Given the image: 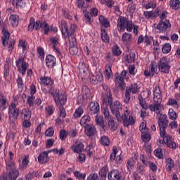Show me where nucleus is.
<instances>
[{
  "mask_svg": "<svg viewBox=\"0 0 180 180\" xmlns=\"http://www.w3.org/2000/svg\"><path fill=\"white\" fill-rule=\"evenodd\" d=\"M129 74L127 70H122L121 74L115 73V82L118 84V88L121 91H124L126 89V83L124 82V78Z\"/></svg>",
  "mask_w": 180,
  "mask_h": 180,
  "instance_id": "obj_6",
  "label": "nucleus"
},
{
  "mask_svg": "<svg viewBox=\"0 0 180 180\" xmlns=\"http://www.w3.org/2000/svg\"><path fill=\"white\" fill-rule=\"evenodd\" d=\"M101 36L103 41H104V43H109V35L108 34V32H106V30L101 28Z\"/></svg>",
  "mask_w": 180,
  "mask_h": 180,
  "instance_id": "obj_34",
  "label": "nucleus"
},
{
  "mask_svg": "<svg viewBox=\"0 0 180 180\" xmlns=\"http://www.w3.org/2000/svg\"><path fill=\"white\" fill-rule=\"evenodd\" d=\"M139 129L141 133H148V128H147V124L143 122L140 126Z\"/></svg>",
  "mask_w": 180,
  "mask_h": 180,
  "instance_id": "obj_57",
  "label": "nucleus"
},
{
  "mask_svg": "<svg viewBox=\"0 0 180 180\" xmlns=\"http://www.w3.org/2000/svg\"><path fill=\"white\" fill-rule=\"evenodd\" d=\"M67 136H68V132L65 131V129H62L59 132V137L60 140H65L67 139Z\"/></svg>",
  "mask_w": 180,
  "mask_h": 180,
  "instance_id": "obj_62",
  "label": "nucleus"
},
{
  "mask_svg": "<svg viewBox=\"0 0 180 180\" xmlns=\"http://www.w3.org/2000/svg\"><path fill=\"white\" fill-rule=\"evenodd\" d=\"M91 122V117L88 115L83 116L80 120L81 126H86Z\"/></svg>",
  "mask_w": 180,
  "mask_h": 180,
  "instance_id": "obj_37",
  "label": "nucleus"
},
{
  "mask_svg": "<svg viewBox=\"0 0 180 180\" xmlns=\"http://www.w3.org/2000/svg\"><path fill=\"white\" fill-rule=\"evenodd\" d=\"M168 115L169 119H170V120H176V118L178 117L176 112H175L173 108L169 109Z\"/></svg>",
  "mask_w": 180,
  "mask_h": 180,
  "instance_id": "obj_38",
  "label": "nucleus"
},
{
  "mask_svg": "<svg viewBox=\"0 0 180 180\" xmlns=\"http://www.w3.org/2000/svg\"><path fill=\"white\" fill-rule=\"evenodd\" d=\"M51 43L53 44V49L55 53L57 54L58 57L60 58H63V53L60 51V49L57 48V46L60 44V39L57 37H53L50 39Z\"/></svg>",
  "mask_w": 180,
  "mask_h": 180,
  "instance_id": "obj_11",
  "label": "nucleus"
},
{
  "mask_svg": "<svg viewBox=\"0 0 180 180\" xmlns=\"http://www.w3.org/2000/svg\"><path fill=\"white\" fill-rule=\"evenodd\" d=\"M158 69L163 74H169L171 66L168 64L166 58H162L158 63Z\"/></svg>",
  "mask_w": 180,
  "mask_h": 180,
  "instance_id": "obj_7",
  "label": "nucleus"
},
{
  "mask_svg": "<svg viewBox=\"0 0 180 180\" xmlns=\"http://www.w3.org/2000/svg\"><path fill=\"white\" fill-rule=\"evenodd\" d=\"M17 84H18V91L20 92H22V91H23V79L19 77L17 79Z\"/></svg>",
  "mask_w": 180,
  "mask_h": 180,
  "instance_id": "obj_58",
  "label": "nucleus"
},
{
  "mask_svg": "<svg viewBox=\"0 0 180 180\" xmlns=\"http://www.w3.org/2000/svg\"><path fill=\"white\" fill-rule=\"evenodd\" d=\"M138 99L139 101V105L141 106V108L145 110H147V109H148V105H147V102H146V101L143 98V96H141V94L138 96Z\"/></svg>",
  "mask_w": 180,
  "mask_h": 180,
  "instance_id": "obj_35",
  "label": "nucleus"
},
{
  "mask_svg": "<svg viewBox=\"0 0 180 180\" xmlns=\"http://www.w3.org/2000/svg\"><path fill=\"white\" fill-rule=\"evenodd\" d=\"M108 126L110 130H112L113 131H115V130H117V124L115 123V120H113V118H110L109 120Z\"/></svg>",
  "mask_w": 180,
  "mask_h": 180,
  "instance_id": "obj_39",
  "label": "nucleus"
},
{
  "mask_svg": "<svg viewBox=\"0 0 180 180\" xmlns=\"http://www.w3.org/2000/svg\"><path fill=\"white\" fill-rule=\"evenodd\" d=\"M49 94L53 98V101L56 106H59L60 116L64 119L67 116V112H65V108H64V105L67 103V96L63 93H60L58 89H56L54 86H51L49 89Z\"/></svg>",
  "mask_w": 180,
  "mask_h": 180,
  "instance_id": "obj_3",
  "label": "nucleus"
},
{
  "mask_svg": "<svg viewBox=\"0 0 180 180\" xmlns=\"http://www.w3.org/2000/svg\"><path fill=\"white\" fill-rule=\"evenodd\" d=\"M143 7L145 8V9H151V8L154 9L157 8V4H155L154 1H149L148 4H143Z\"/></svg>",
  "mask_w": 180,
  "mask_h": 180,
  "instance_id": "obj_56",
  "label": "nucleus"
},
{
  "mask_svg": "<svg viewBox=\"0 0 180 180\" xmlns=\"http://www.w3.org/2000/svg\"><path fill=\"white\" fill-rule=\"evenodd\" d=\"M34 99H35L34 96H27V103H28L30 107L34 106Z\"/></svg>",
  "mask_w": 180,
  "mask_h": 180,
  "instance_id": "obj_61",
  "label": "nucleus"
},
{
  "mask_svg": "<svg viewBox=\"0 0 180 180\" xmlns=\"http://www.w3.org/2000/svg\"><path fill=\"white\" fill-rule=\"evenodd\" d=\"M100 143L104 147H108L110 144V139L108 136H103L100 139Z\"/></svg>",
  "mask_w": 180,
  "mask_h": 180,
  "instance_id": "obj_30",
  "label": "nucleus"
},
{
  "mask_svg": "<svg viewBox=\"0 0 180 180\" xmlns=\"http://www.w3.org/2000/svg\"><path fill=\"white\" fill-rule=\"evenodd\" d=\"M171 22L168 20H160L158 24L157 25L156 29L160 32H167V29H170Z\"/></svg>",
  "mask_w": 180,
  "mask_h": 180,
  "instance_id": "obj_13",
  "label": "nucleus"
},
{
  "mask_svg": "<svg viewBox=\"0 0 180 180\" xmlns=\"http://www.w3.org/2000/svg\"><path fill=\"white\" fill-rule=\"evenodd\" d=\"M45 110L48 116H51L53 113H54L56 108L53 105H47L45 108Z\"/></svg>",
  "mask_w": 180,
  "mask_h": 180,
  "instance_id": "obj_42",
  "label": "nucleus"
},
{
  "mask_svg": "<svg viewBox=\"0 0 180 180\" xmlns=\"http://www.w3.org/2000/svg\"><path fill=\"white\" fill-rule=\"evenodd\" d=\"M154 154L157 158L159 160H162L164 158V155L162 154V149L161 148H158L154 150Z\"/></svg>",
  "mask_w": 180,
  "mask_h": 180,
  "instance_id": "obj_40",
  "label": "nucleus"
},
{
  "mask_svg": "<svg viewBox=\"0 0 180 180\" xmlns=\"http://www.w3.org/2000/svg\"><path fill=\"white\" fill-rule=\"evenodd\" d=\"M108 180H122V173L117 169H112L108 174Z\"/></svg>",
  "mask_w": 180,
  "mask_h": 180,
  "instance_id": "obj_17",
  "label": "nucleus"
},
{
  "mask_svg": "<svg viewBox=\"0 0 180 180\" xmlns=\"http://www.w3.org/2000/svg\"><path fill=\"white\" fill-rule=\"evenodd\" d=\"M117 154V148H116V146H114L113 149H112V152L110 155V162H113V161H115V160H116Z\"/></svg>",
  "mask_w": 180,
  "mask_h": 180,
  "instance_id": "obj_49",
  "label": "nucleus"
},
{
  "mask_svg": "<svg viewBox=\"0 0 180 180\" xmlns=\"http://www.w3.org/2000/svg\"><path fill=\"white\" fill-rule=\"evenodd\" d=\"M167 105L169 106H174V108H179V105L178 104V101L173 98H169V101L167 102Z\"/></svg>",
  "mask_w": 180,
  "mask_h": 180,
  "instance_id": "obj_55",
  "label": "nucleus"
},
{
  "mask_svg": "<svg viewBox=\"0 0 180 180\" xmlns=\"http://www.w3.org/2000/svg\"><path fill=\"white\" fill-rule=\"evenodd\" d=\"M6 168L8 171H10L8 173V178L11 180H16V178L19 176V172L16 170V167H15V163L8 164Z\"/></svg>",
  "mask_w": 180,
  "mask_h": 180,
  "instance_id": "obj_10",
  "label": "nucleus"
},
{
  "mask_svg": "<svg viewBox=\"0 0 180 180\" xmlns=\"http://www.w3.org/2000/svg\"><path fill=\"white\" fill-rule=\"evenodd\" d=\"M60 25L62 34L65 37V39H67L71 33V29L70 28V30H68V25H67V22L65 21H62Z\"/></svg>",
  "mask_w": 180,
  "mask_h": 180,
  "instance_id": "obj_21",
  "label": "nucleus"
},
{
  "mask_svg": "<svg viewBox=\"0 0 180 180\" xmlns=\"http://www.w3.org/2000/svg\"><path fill=\"white\" fill-rule=\"evenodd\" d=\"M40 81L46 86H53L54 85V80L48 76H44L40 77Z\"/></svg>",
  "mask_w": 180,
  "mask_h": 180,
  "instance_id": "obj_23",
  "label": "nucleus"
},
{
  "mask_svg": "<svg viewBox=\"0 0 180 180\" xmlns=\"http://www.w3.org/2000/svg\"><path fill=\"white\" fill-rule=\"evenodd\" d=\"M2 33L4 34V37H2L1 40H2V44L4 47H6V46H8V41L11 40V38L9 39V37H11V34H9L8 32L5 30V28L4 27L2 30Z\"/></svg>",
  "mask_w": 180,
  "mask_h": 180,
  "instance_id": "obj_25",
  "label": "nucleus"
},
{
  "mask_svg": "<svg viewBox=\"0 0 180 180\" xmlns=\"http://www.w3.org/2000/svg\"><path fill=\"white\" fill-rule=\"evenodd\" d=\"M136 4L134 3H131L130 4L128 5V12L129 13H134L136 11Z\"/></svg>",
  "mask_w": 180,
  "mask_h": 180,
  "instance_id": "obj_63",
  "label": "nucleus"
},
{
  "mask_svg": "<svg viewBox=\"0 0 180 180\" xmlns=\"http://www.w3.org/2000/svg\"><path fill=\"white\" fill-rule=\"evenodd\" d=\"M143 16L146 19H155L154 17V11H144Z\"/></svg>",
  "mask_w": 180,
  "mask_h": 180,
  "instance_id": "obj_54",
  "label": "nucleus"
},
{
  "mask_svg": "<svg viewBox=\"0 0 180 180\" xmlns=\"http://www.w3.org/2000/svg\"><path fill=\"white\" fill-rule=\"evenodd\" d=\"M168 123H169V122L168 121V116L167 115V114L161 113L158 120V124L160 128V137H162V139H166L167 146L171 148H174L175 150L176 149V143L171 140L172 137L171 136H169L165 131L168 127Z\"/></svg>",
  "mask_w": 180,
  "mask_h": 180,
  "instance_id": "obj_1",
  "label": "nucleus"
},
{
  "mask_svg": "<svg viewBox=\"0 0 180 180\" xmlns=\"http://www.w3.org/2000/svg\"><path fill=\"white\" fill-rule=\"evenodd\" d=\"M89 115H96L99 112L100 107L99 103L98 102H91L87 108Z\"/></svg>",
  "mask_w": 180,
  "mask_h": 180,
  "instance_id": "obj_12",
  "label": "nucleus"
},
{
  "mask_svg": "<svg viewBox=\"0 0 180 180\" xmlns=\"http://www.w3.org/2000/svg\"><path fill=\"white\" fill-rule=\"evenodd\" d=\"M103 106H109L111 113L115 115L118 122H120V119H122V115H120L122 104L118 101L113 102V96L110 89L107 91L106 96L103 99Z\"/></svg>",
  "mask_w": 180,
  "mask_h": 180,
  "instance_id": "obj_2",
  "label": "nucleus"
},
{
  "mask_svg": "<svg viewBox=\"0 0 180 180\" xmlns=\"http://www.w3.org/2000/svg\"><path fill=\"white\" fill-rule=\"evenodd\" d=\"M9 119L13 123L18 119L19 116V109L16 108V104L12 103L9 106Z\"/></svg>",
  "mask_w": 180,
  "mask_h": 180,
  "instance_id": "obj_9",
  "label": "nucleus"
},
{
  "mask_svg": "<svg viewBox=\"0 0 180 180\" xmlns=\"http://www.w3.org/2000/svg\"><path fill=\"white\" fill-rule=\"evenodd\" d=\"M74 175L79 180H85V178H86V173L82 174V173H80L78 171L75 172Z\"/></svg>",
  "mask_w": 180,
  "mask_h": 180,
  "instance_id": "obj_47",
  "label": "nucleus"
},
{
  "mask_svg": "<svg viewBox=\"0 0 180 180\" xmlns=\"http://www.w3.org/2000/svg\"><path fill=\"white\" fill-rule=\"evenodd\" d=\"M42 30H44V34L47 35L50 32V26L47 22L44 21L43 25L41 27Z\"/></svg>",
  "mask_w": 180,
  "mask_h": 180,
  "instance_id": "obj_50",
  "label": "nucleus"
},
{
  "mask_svg": "<svg viewBox=\"0 0 180 180\" xmlns=\"http://www.w3.org/2000/svg\"><path fill=\"white\" fill-rule=\"evenodd\" d=\"M16 67L18 68V71L23 75V58L22 56L16 60Z\"/></svg>",
  "mask_w": 180,
  "mask_h": 180,
  "instance_id": "obj_29",
  "label": "nucleus"
},
{
  "mask_svg": "<svg viewBox=\"0 0 180 180\" xmlns=\"http://www.w3.org/2000/svg\"><path fill=\"white\" fill-rule=\"evenodd\" d=\"M96 124H99V126H101V127H102L103 130H105L106 125H105V121H103V119L99 118V117H98V116H96Z\"/></svg>",
  "mask_w": 180,
  "mask_h": 180,
  "instance_id": "obj_46",
  "label": "nucleus"
},
{
  "mask_svg": "<svg viewBox=\"0 0 180 180\" xmlns=\"http://www.w3.org/2000/svg\"><path fill=\"white\" fill-rule=\"evenodd\" d=\"M84 133L87 137H94L96 134V127L94 124L84 125Z\"/></svg>",
  "mask_w": 180,
  "mask_h": 180,
  "instance_id": "obj_14",
  "label": "nucleus"
},
{
  "mask_svg": "<svg viewBox=\"0 0 180 180\" xmlns=\"http://www.w3.org/2000/svg\"><path fill=\"white\" fill-rule=\"evenodd\" d=\"M38 57L40 58L41 61H44V49L41 47H38L37 49Z\"/></svg>",
  "mask_w": 180,
  "mask_h": 180,
  "instance_id": "obj_51",
  "label": "nucleus"
},
{
  "mask_svg": "<svg viewBox=\"0 0 180 180\" xmlns=\"http://www.w3.org/2000/svg\"><path fill=\"white\" fill-rule=\"evenodd\" d=\"M127 23H129V20H127V19L124 17H120L117 20V27H120V31L124 30Z\"/></svg>",
  "mask_w": 180,
  "mask_h": 180,
  "instance_id": "obj_24",
  "label": "nucleus"
},
{
  "mask_svg": "<svg viewBox=\"0 0 180 180\" xmlns=\"http://www.w3.org/2000/svg\"><path fill=\"white\" fill-rule=\"evenodd\" d=\"M167 165H166V170L167 172H171L172 171V168H174V160L172 158H167L166 160Z\"/></svg>",
  "mask_w": 180,
  "mask_h": 180,
  "instance_id": "obj_33",
  "label": "nucleus"
},
{
  "mask_svg": "<svg viewBox=\"0 0 180 180\" xmlns=\"http://www.w3.org/2000/svg\"><path fill=\"white\" fill-rule=\"evenodd\" d=\"M13 6H16L18 9H22V5H23V1L22 0H13Z\"/></svg>",
  "mask_w": 180,
  "mask_h": 180,
  "instance_id": "obj_60",
  "label": "nucleus"
},
{
  "mask_svg": "<svg viewBox=\"0 0 180 180\" xmlns=\"http://www.w3.org/2000/svg\"><path fill=\"white\" fill-rule=\"evenodd\" d=\"M99 22L101 23V26L104 27H110V22L108 19V18L103 15H99L98 17Z\"/></svg>",
  "mask_w": 180,
  "mask_h": 180,
  "instance_id": "obj_26",
  "label": "nucleus"
},
{
  "mask_svg": "<svg viewBox=\"0 0 180 180\" xmlns=\"http://www.w3.org/2000/svg\"><path fill=\"white\" fill-rule=\"evenodd\" d=\"M113 77V74L112 73V66H106L105 67V77L107 79H110V77Z\"/></svg>",
  "mask_w": 180,
  "mask_h": 180,
  "instance_id": "obj_45",
  "label": "nucleus"
},
{
  "mask_svg": "<svg viewBox=\"0 0 180 180\" xmlns=\"http://www.w3.org/2000/svg\"><path fill=\"white\" fill-rule=\"evenodd\" d=\"M169 6L172 9L176 11L180 8V1L179 0H170L169 1Z\"/></svg>",
  "mask_w": 180,
  "mask_h": 180,
  "instance_id": "obj_32",
  "label": "nucleus"
},
{
  "mask_svg": "<svg viewBox=\"0 0 180 180\" xmlns=\"http://www.w3.org/2000/svg\"><path fill=\"white\" fill-rule=\"evenodd\" d=\"M172 47L171 44L166 43L164 44V46L162 48V51L164 54H168L171 51Z\"/></svg>",
  "mask_w": 180,
  "mask_h": 180,
  "instance_id": "obj_41",
  "label": "nucleus"
},
{
  "mask_svg": "<svg viewBox=\"0 0 180 180\" xmlns=\"http://www.w3.org/2000/svg\"><path fill=\"white\" fill-rule=\"evenodd\" d=\"M86 180H99V176L96 173H91L87 176Z\"/></svg>",
  "mask_w": 180,
  "mask_h": 180,
  "instance_id": "obj_64",
  "label": "nucleus"
},
{
  "mask_svg": "<svg viewBox=\"0 0 180 180\" xmlns=\"http://www.w3.org/2000/svg\"><path fill=\"white\" fill-rule=\"evenodd\" d=\"M84 20L86 25H91L94 22V19L92 18V15L89 12L84 13Z\"/></svg>",
  "mask_w": 180,
  "mask_h": 180,
  "instance_id": "obj_31",
  "label": "nucleus"
},
{
  "mask_svg": "<svg viewBox=\"0 0 180 180\" xmlns=\"http://www.w3.org/2000/svg\"><path fill=\"white\" fill-rule=\"evenodd\" d=\"M112 53L115 57H119L122 54L120 47L117 44L114 45L112 48Z\"/></svg>",
  "mask_w": 180,
  "mask_h": 180,
  "instance_id": "obj_36",
  "label": "nucleus"
},
{
  "mask_svg": "<svg viewBox=\"0 0 180 180\" xmlns=\"http://www.w3.org/2000/svg\"><path fill=\"white\" fill-rule=\"evenodd\" d=\"M141 139L143 143H148L151 140V135L148 133H142Z\"/></svg>",
  "mask_w": 180,
  "mask_h": 180,
  "instance_id": "obj_53",
  "label": "nucleus"
},
{
  "mask_svg": "<svg viewBox=\"0 0 180 180\" xmlns=\"http://www.w3.org/2000/svg\"><path fill=\"white\" fill-rule=\"evenodd\" d=\"M122 40L124 43H129V41L131 40V34L127 32L124 33L122 37Z\"/></svg>",
  "mask_w": 180,
  "mask_h": 180,
  "instance_id": "obj_48",
  "label": "nucleus"
},
{
  "mask_svg": "<svg viewBox=\"0 0 180 180\" xmlns=\"http://www.w3.org/2000/svg\"><path fill=\"white\" fill-rule=\"evenodd\" d=\"M162 92L161 91V89H160V86H155L153 91L154 104H150L148 105V109H150L151 112H155L157 115H160V113H161L160 107L161 106V103L162 102Z\"/></svg>",
  "mask_w": 180,
  "mask_h": 180,
  "instance_id": "obj_4",
  "label": "nucleus"
},
{
  "mask_svg": "<svg viewBox=\"0 0 180 180\" xmlns=\"http://www.w3.org/2000/svg\"><path fill=\"white\" fill-rule=\"evenodd\" d=\"M30 162V158L28 155H25L23 158V169H26L29 167Z\"/></svg>",
  "mask_w": 180,
  "mask_h": 180,
  "instance_id": "obj_52",
  "label": "nucleus"
},
{
  "mask_svg": "<svg viewBox=\"0 0 180 180\" xmlns=\"http://www.w3.org/2000/svg\"><path fill=\"white\" fill-rule=\"evenodd\" d=\"M74 33H75V25L72 24L70 25V34H69L68 37L70 46H78V44L77 43V39L75 38Z\"/></svg>",
  "mask_w": 180,
  "mask_h": 180,
  "instance_id": "obj_15",
  "label": "nucleus"
},
{
  "mask_svg": "<svg viewBox=\"0 0 180 180\" xmlns=\"http://www.w3.org/2000/svg\"><path fill=\"white\" fill-rule=\"evenodd\" d=\"M78 69L79 70L80 74L83 75V77H86V72H88V65L85 64V63H82L79 65Z\"/></svg>",
  "mask_w": 180,
  "mask_h": 180,
  "instance_id": "obj_27",
  "label": "nucleus"
},
{
  "mask_svg": "<svg viewBox=\"0 0 180 180\" xmlns=\"http://www.w3.org/2000/svg\"><path fill=\"white\" fill-rule=\"evenodd\" d=\"M109 174V167L108 166H104L100 169L98 172V175L100 176V180H106L108 175Z\"/></svg>",
  "mask_w": 180,
  "mask_h": 180,
  "instance_id": "obj_22",
  "label": "nucleus"
},
{
  "mask_svg": "<svg viewBox=\"0 0 180 180\" xmlns=\"http://www.w3.org/2000/svg\"><path fill=\"white\" fill-rule=\"evenodd\" d=\"M44 22L41 20H34V18L32 17L30 20V24L28 25L29 32H33V30H40L43 27Z\"/></svg>",
  "mask_w": 180,
  "mask_h": 180,
  "instance_id": "obj_8",
  "label": "nucleus"
},
{
  "mask_svg": "<svg viewBox=\"0 0 180 180\" xmlns=\"http://www.w3.org/2000/svg\"><path fill=\"white\" fill-rule=\"evenodd\" d=\"M84 113V108L82 107H79L77 108L74 112V117L76 119H78V117H81L82 115Z\"/></svg>",
  "mask_w": 180,
  "mask_h": 180,
  "instance_id": "obj_44",
  "label": "nucleus"
},
{
  "mask_svg": "<svg viewBox=\"0 0 180 180\" xmlns=\"http://www.w3.org/2000/svg\"><path fill=\"white\" fill-rule=\"evenodd\" d=\"M139 89L140 87H139L137 83H134L131 84V86H127L125 89V94L123 100L124 102L126 104L130 103V101H131V93L133 95H135V94H139Z\"/></svg>",
  "mask_w": 180,
  "mask_h": 180,
  "instance_id": "obj_5",
  "label": "nucleus"
},
{
  "mask_svg": "<svg viewBox=\"0 0 180 180\" xmlns=\"http://www.w3.org/2000/svg\"><path fill=\"white\" fill-rule=\"evenodd\" d=\"M9 20L13 27H15L19 25V16L16 15H11Z\"/></svg>",
  "mask_w": 180,
  "mask_h": 180,
  "instance_id": "obj_28",
  "label": "nucleus"
},
{
  "mask_svg": "<svg viewBox=\"0 0 180 180\" xmlns=\"http://www.w3.org/2000/svg\"><path fill=\"white\" fill-rule=\"evenodd\" d=\"M84 143L80 141H76L75 145H72L71 148L74 153H77V154H79V153H82L84 151Z\"/></svg>",
  "mask_w": 180,
  "mask_h": 180,
  "instance_id": "obj_20",
  "label": "nucleus"
},
{
  "mask_svg": "<svg viewBox=\"0 0 180 180\" xmlns=\"http://www.w3.org/2000/svg\"><path fill=\"white\" fill-rule=\"evenodd\" d=\"M69 50L72 56H77L78 54V46H71Z\"/></svg>",
  "mask_w": 180,
  "mask_h": 180,
  "instance_id": "obj_59",
  "label": "nucleus"
},
{
  "mask_svg": "<svg viewBox=\"0 0 180 180\" xmlns=\"http://www.w3.org/2000/svg\"><path fill=\"white\" fill-rule=\"evenodd\" d=\"M49 153L50 151H44L39 155L37 160L39 164H47L49 162Z\"/></svg>",
  "mask_w": 180,
  "mask_h": 180,
  "instance_id": "obj_19",
  "label": "nucleus"
},
{
  "mask_svg": "<svg viewBox=\"0 0 180 180\" xmlns=\"http://www.w3.org/2000/svg\"><path fill=\"white\" fill-rule=\"evenodd\" d=\"M46 66L48 68H54L56 65H57V59L54 57V56L49 54L46 56Z\"/></svg>",
  "mask_w": 180,
  "mask_h": 180,
  "instance_id": "obj_16",
  "label": "nucleus"
},
{
  "mask_svg": "<svg viewBox=\"0 0 180 180\" xmlns=\"http://www.w3.org/2000/svg\"><path fill=\"white\" fill-rule=\"evenodd\" d=\"M122 119L123 120L124 127H129V126H134V124L136 123V120H134V117H133V115H129L128 119L127 115L124 114V116H122Z\"/></svg>",
  "mask_w": 180,
  "mask_h": 180,
  "instance_id": "obj_18",
  "label": "nucleus"
},
{
  "mask_svg": "<svg viewBox=\"0 0 180 180\" xmlns=\"http://www.w3.org/2000/svg\"><path fill=\"white\" fill-rule=\"evenodd\" d=\"M136 59V53L131 52L130 54L127 55L125 58L126 61L127 63H134V60Z\"/></svg>",
  "mask_w": 180,
  "mask_h": 180,
  "instance_id": "obj_43",
  "label": "nucleus"
}]
</instances>
